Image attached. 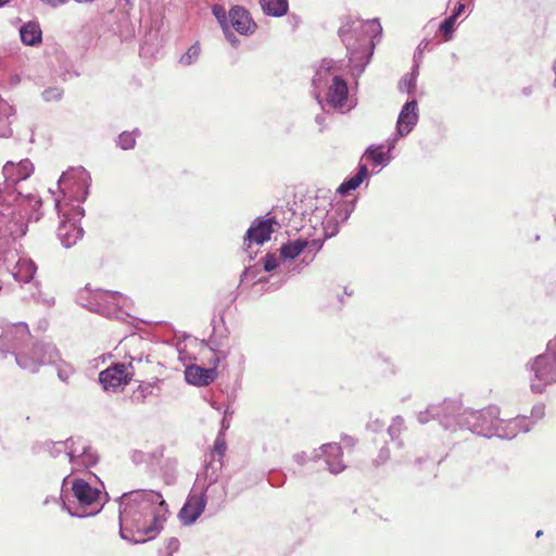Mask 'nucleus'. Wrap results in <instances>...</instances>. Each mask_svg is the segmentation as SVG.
<instances>
[{
	"label": "nucleus",
	"instance_id": "nucleus-36",
	"mask_svg": "<svg viewBox=\"0 0 556 556\" xmlns=\"http://www.w3.org/2000/svg\"><path fill=\"white\" fill-rule=\"evenodd\" d=\"M99 462V455L91 447L87 448L86 454L81 455L78 460L72 466V471L79 470L80 468H89Z\"/></svg>",
	"mask_w": 556,
	"mask_h": 556
},
{
	"label": "nucleus",
	"instance_id": "nucleus-6",
	"mask_svg": "<svg viewBox=\"0 0 556 556\" xmlns=\"http://www.w3.org/2000/svg\"><path fill=\"white\" fill-rule=\"evenodd\" d=\"M223 463L220 460H210L203 469V472L198 475L197 482L203 485L198 493L199 496H205V504L208 502L210 509L217 513L224 506L227 497V489L224 484L218 483L219 473L222 471Z\"/></svg>",
	"mask_w": 556,
	"mask_h": 556
},
{
	"label": "nucleus",
	"instance_id": "nucleus-24",
	"mask_svg": "<svg viewBox=\"0 0 556 556\" xmlns=\"http://www.w3.org/2000/svg\"><path fill=\"white\" fill-rule=\"evenodd\" d=\"M15 118V109L0 97V138L12 136L11 125Z\"/></svg>",
	"mask_w": 556,
	"mask_h": 556
},
{
	"label": "nucleus",
	"instance_id": "nucleus-1",
	"mask_svg": "<svg viewBox=\"0 0 556 556\" xmlns=\"http://www.w3.org/2000/svg\"><path fill=\"white\" fill-rule=\"evenodd\" d=\"M168 514L162 494L152 490H134L119 497V534L135 544L153 539L163 528Z\"/></svg>",
	"mask_w": 556,
	"mask_h": 556
},
{
	"label": "nucleus",
	"instance_id": "nucleus-29",
	"mask_svg": "<svg viewBox=\"0 0 556 556\" xmlns=\"http://www.w3.org/2000/svg\"><path fill=\"white\" fill-rule=\"evenodd\" d=\"M66 450H67V439L65 441L46 440L43 442L37 443L34 446V451L36 453L45 452L53 458L59 457L63 453L66 455Z\"/></svg>",
	"mask_w": 556,
	"mask_h": 556
},
{
	"label": "nucleus",
	"instance_id": "nucleus-52",
	"mask_svg": "<svg viewBox=\"0 0 556 556\" xmlns=\"http://www.w3.org/2000/svg\"><path fill=\"white\" fill-rule=\"evenodd\" d=\"M544 415H545V405L544 404L539 403L532 407V410H531L532 418L539 420V419H542L544 417Z\"/></svg>",
	"mask_w": 556,
	"mask_h": 556
},
{
	"label": "nucleus",
	"instance_id": "nucleus-47",
	"mask_svg": "<svg viewBox=\"0 0 556 556\" xmlns=\"http://www.w3.org/2000/svg\"><path fill=\"white\" fill-rule=\"evenodd\" d=\"M263 264H264V270L265 271H271L278 266V261L275 254H266L263 257Z\"/></svg>",
	"mask_w": 556,
	"mask_h": 556
},
{
	"label": "nucleus",
	"instance_id": "nucleus-7",
	"mask_svg": "<svg viewBox=\"0 0 556 556\" xmlns=\"http://www.w3.org/2000/svg\"><path fill=\"white\" fill-rule=\"evenodd\" d=\"M60 361V351L49 341H36L26 344L23 353L17 354L16 365L26 371L36 374L40 367L54 365Z\"/></svg>",
	"mask_w": 556,
	"mask_h": 556
},
{
	"label": "nucleus",
	"instance_id": "nucleus-31",
	"mask_svg": "<svg viewBox=\"0 0 556 556\" xmlns=\"http://www.w3.org/2000/svg\"><path fill=\"white\" fill-rule=\"evenodd\" d=\"M309 245L306 239H296L288 241L280 248V255L282 258L293 260L298 257Z\"/></svg>",
	"mask_w": 556,
	"mask_h": 556
},
{
	"label": "nucleus",
	"instance_id": "nucleus-9",
	"mask_svg": "<svg viewBox=\"0 0 556 556\" xmlns=\"http://www.w3.org/2000/svg\"><path fill=\"white\" fill-rule=\"evenodd\" d=\"M497 416L498 409L495 406L479 410L466 408L460 414L459 428L467 429L482 437L491 438L494 434Z\"/></svg>",
	"mask_w": 556,
	"mask_h": 556
},
{
	"label": "nucleus",
	"instance_id": "nucleus-51",
	"mask_svg": "<svg viewBox=\"0 0 556 556\" xmlns=\"http://www.w3.org/2000/svg\"><path fill=\"white\" fill-rule=\"evenodd\" d=\"M267 481L273 486H281L285 483V476L279 472H270Z\"/></svg>",
	"mask_w": 556,
	"mask_h": 556
},
{
	"label": "nucleus",
	"instance_id": "nucleus-53",
	"mask_svg": "<svg viewBox=\"0 0 556 556\" xmlns=\"http://www.w3.org/2000/svg\"><path fill=\"white\" fill-rule=\"evenodd\" d=\"M309 245L306 248L308 249L309 252H318L323 245H324V240L321 239H313L311 241H308Z\"/></svg>",
	"mask_w": 556,
	"mask_h": 556
},
{
	"label": "nucleus",
	"instance_id": "nucleus-4",
	"mask_svg": "<svg viewBox=\"0 0 556 556\" xmlns=\"http://www.w3.org/2000/svg\"><path fill=\"white\" fill-rule=\"evenodd\" d=\"M526 369L532 372L530 389L541 394L545 389L556 383V337L547 342L545 353H542L526 364Z\"/></svg>",
	"mask_w": 556,
	"mask_h": 556
},
{
	"label": "nucleus",
	"instance_id": "nucleus-28",
	"mask_svg": "<svg viewBox=\"0 0 556 556\" xmlns=\"http://www.w3.org/2000/svg\"><path fill=\"white\" fill-rule=\"evenodd\" d=\"M262 11L267 16L281 17L288 13V0H258Z\"/></svg>",
	"mask_w": 556,
	"mask_h": 556
},
{
	"label": "nucleus",
	"instance_id": "nucleus-15",
	"mask_svg": "<svg viewBox=\"0 0 556 556\" xmlns=\"http://www.w3.org/2000/svg\"><path fill=\"white\" fill-rule=\"evenodd\" d=\"M435 406L440 410L437 419L444 429L454 431L459 428L460 414L464 409L458 400H445Z\"/></svg>",
	"mask_w": 556,
	"mask_h": 556
},
{
	"label": "nucleus",
	"instance_id": "nucleus-11",
	"mask_svg": "<svg viewBox=\"0 0 556 556\" xmlns=\"http://www.w3.org/2000/svg\"><path fill=\"white\" fill-rule=\"evenodd\" d=\"M348 96L349 88L346 81L341 76L334 75L331 78V84L328 87L326 98L321 99L316 94V100L324 113H328L330 109L339 113H345L352 109V106H349L345 110Z\"/></svg>",
	"mask_w": 556,
	"mask_h": 556
},
{
	"label": "nucleus",
	"instance_id": "nucleus-57",
	"mask_svg": "<svg viewBox=\"0 0 556 556\" xmlns=\"http://www.w3.org/2000/svg\"><path fill=\"white\" fill-rule=\"evenodd\" d=\"M323 71L319 70L316 72V75L313 78V85L317 88L323 84Z\"/></svg>",
	"mask_w": 556,
	"mask_h": 556
},
{
	"label": "nucleus",
	"instance_id": "nucleus-43",
	"mask_svg": "<svg viewBox=\"0 0 556 556\" xmlns=\"http://www.w3.org/2000/svg\"><path fill=\"white\" fill-rule=\"evenodd\" d=\"M437 415H440V410L437 408L435 404H432L429 405L426 410L417 415V420L419 424L425 425L431 419H437Z\"/></svg>",
	"mask_w": 556,
	"mask_h": 556
},
{
	"label": "nucleus",
	"instance_id": "nucleus-19",
	"mask_svg": "<svg viewBox=\"0 0 556 556\" xmlns=\"http://www.w3.org/2000/svg\"><path fill=\"white\" fill-rule=\"evenodd\" d=\"M205 508V496H199L192 490L181 507L178 517L182 525L190 526L197 521Z\"/></svg>",
	"mask_w": 556,
	"mask_h": 556
},
{
	"label": "nucleus",
	"instance_id": "nucleus-48",
	"mask_svg": "<svg viewBox=\"0 0 556 556\" xmlns=\"http://www.w3.org/2000/svg\"><path fill=\"white\" fill-rule=\"evenodd\" d=\"M225 452H226L225 441L223 439L217 438L214 442L213 454H216L218 456V458L217 459L212 458L211 460H220L222 462V457L224 456Z\"/></svg>",
	"mask_w": 556,
	"mask_h": 556
},
{
	"label": "nucleus",
	"instance_id": "nucleus-62",
	"mask_svg": "<svg viewBox=\"0 0 556 556\" xmlns=\"http://www.w3.org/2000/svg\"><path fill=\"white\" fill-rule=\"evenodd\" d=\"M428 46H429V41H427V40H422V41L419 43L418 48H417V52H418L419 54H421V53H422V51H424L425 49H427V48H428Z\"/></svg>",
	"mask_w": 556,
	"mask_h": 556
},
{
	"label": "nucleus",
	"instance_id": "nucleus-56",
	"mask_svg": "<svg viewBox=\"0 0 556 556\" xmlns=\"http://www.w3.org/2000/svg\"><path fill=\"white\" fill-rule=\"evenodd\" d=\"M167 548L170 553L178 551L179 548V541L176 538H170L167 541Z\"/></svg>",
	"mask_w": 556,
	"mask_h": 556
},
{
	"label": "nucleus",
	"instance_id": "nucleus-13",
	"mask_svg": "<svg viewBox=\"0 0 556 556\" xmlns=\"http://www.w3.org/2000/svg\"><path fill=\"white\" fill-rule=\"evenodd\" d=\"M134 376L124 363H113L110 367L99 374V382L103 390L116 392L128 384Z\"/></svg>",
	"mask_w": 556,
	"mask_h": 556
},
{
	"label": "nucleus",
	"instance_id": "nucleus-12",
	"mask_svg": "<svg viewBox=\"0 0 556 556\" xmlns=\"http://www.w3.org/2000/svg\"><path fill=\"white\" fill-rule=\"evenodd\" d=\"M89 180L90 176H60L58 186L65 200L79 205L89 193Z\"/></svg>",
	"mask_w": 556,
	"mask_h": 556
},
{
	"label": "nucleus",
	"instance_id": "nucleus-45",
	"mask_svg": "<svg viewBox=\"0 0 556 556\" xmlns=\"http://www.w3.org/2000/svg\"><path fill=\"white\" fill-rule=\"evenodd\" d=\"M42 98L45 101H59L63 96V90L59 87H50L42 91Z\"/></svg>",
	"mask_w": 556,
	"mask_h": 556
},
{
	"label": "nucleus",
	"instance_id": "nucleus-42",
	"mask_svg": "<svg viewBox=\"0 0 556 556\" xmlns=\"http://www.w3.org/2000/svg\"><path fill=\"white\" fill-rule=\"evenodd\" d=\"M404 429V419L402 416H395L392 419L391 425L388 428V433L392 441L399 439L401 432Z\"/></svg>",
	"mask_w": 556,
	"mask_h": 556
},
{
	"label": "nucleus",
	"instance_id": "nucleus-54",
	"mask_svg": "<svg viewBox=\"0 0 556 556\" xmlns=\"http://www.w3.org/2000/svg\"><path fill=\"white\" fill-rule=\"evenodd\" d=\"M293 459L299 464V465H304L307 460L312 459V455L308 456L306 452H300V453H296L294 456H293Z\"/></svg>",
	"mask_w": 556,
	"mask_h": 556
},
{
	"label": "nucleus",
	"instance_id": "nucleus-33",
	"mask_svg": "<svg viewBox=\"0 0 556 556\" xmlns=\"http://www.w3.org/2000/svg\"><path fill=\"white\" fill-rule=\"evenodd\" d=\"M35 166L28 159L18 162L8 161L3 165L2 174H33Z\"/></svg>",
	"mask_w": 556,
	"mask_h": 556
},
{
	"label": "nucleus",
	"instance_id": "nucleus-3",
	"mask_svg": "<svg viewBox=\"0 0 556 556\" xmlns=\"http://www.w3.org/2000/svg\"><path fill=\"white\" fill-rule=\"evenodd\" d=\"M77 302L83 307L109 319L126 321L129 317V314L125 311L128 299L119 292L85 288L79 291Z\"/></svg>",
	"mask_w": 556,
	"mask_h": 556
},
{
	"label": "nucleus",
	"instance_id": "nucleus-21",
	"mask_svg": "<svg viewBox=\"0 0 556 556\" xmlns=\"http://www.w3.org/2000/svg\"><path fill=\"white\" fill-rule=\"evenodd\" d=\"M70 479H71V475H67L63 479L60 496L59 497L47 496L46 500L43 501V505H48L50 502L61 503L63 510H66L72 517H77V518H85V517H89V516H96L97 514H99L101 511V506L99 508H97L92 511H88V513H81V511H78L77 509H74V507L72 505V501L68 498V494H67V492H68L67 484L70 483Z\"/></svg>",
	"mask_w": 556,
	"mask_h": 556
},
{
	"label": "nucleus",
	"instance_id": "nucleus-5",
	"mask_svg": "<svg viewBox=\"0 0 556 556\" xmlns=\"http://www.w3.org/2000/svg\"><path fill=\"white\" fill-rule=\"evenodd\" d=\"M55 207L61 218L58 238L64 248L70 249L83 238L84 230L79 222L85 215V210L80 205H74L70 202L61 204L58 200H55Z\"/></svg>",
	"mask_w": 556,
	"mask_h": 556
},
{
	"label": "nucleus",
	"instance_id": "nucleus-37",
	"mask_svg": "<svg viewBox=\"0 0 556 556\" xmlns=\"http://www.w3.org/2000/svg\"><path fill=\"white\" fill-rule=\"evenodd\" d=\"M201 54L200 42H194L189 49L179 58L178 63L181 66H190L197 63Z\"/></svg>",
	"mask_w": 556,
	"mask_h": 556
},
{
	"label": "nucleus",
	"instance_id": "nucleus-63",
	"mask_svg": "<svg viewBox=\"0 0 556 556\" xmlns=\"http://www.w3.org/2000/svg\"><path fill=\"white\" fill-rule=\"evenodd\" d=\"M328 231V229L326 230ZM339 231L338 225L336 224L330 232H327V237L330 238L332 236H336Z\"/></svg>",
	"mask_w": 556,
	"mask_h": 556
},
{
	"label": "nucleus",
	"instance_id": "nucleus-40",
	"mask_svg": "<svg viewBox=\"0 0 556 556\" xmlns=\"http://www.w3.org/2000/svg\"><path fill=\"white\" fill-rule=\"evenodd\" d=\"M56 366L58 378L63 382H68L70 378L74 375L75 368L70 363L60 358V361L54 364Z\"/></svg>",
	"mask_w": 556,
	"mask_h": 556
},
{
	"label": "nucleus",
	"instance_id": "nucleus-32",
	"mask_svg": "<svg viewBox=\"0 0 556 556\" xmlns=\"http://www.w3.org/2000/svg\"><path fill=\"white\" fill-rule=\"evenodd\" d=\"M141 136L139 128H135L130 131L125 130L121 132L116 139L115 144L124 151L132 150L136 147L137 139Z\"/></svg>",
	"mask_w": 556,
	"mask_h": 556
},
{
	"label": "nucleus",
	"instance_id": "nucleus-34",
	"mask_svg": "<svg viewBox=\"0 0 556 556\" xmlns=\"http://www.w3.org/2000/svg\"><path fill=\"white\" fill-rule=\"evenodd\" d=\"M418 64H415L412 72L406 74L400 81L399 89L402 92L414 94L417 87Z\"/></svg>",
	"mask_w": 556,
	"mask_h": 556
},
{
	"label": "nucleus",
	"instance_id": "nucleus-39",
	"mask_svg": "<svg viewBox=\"0 0 556 556\" xmlns=\"http://www.w3.org/2000/svg\"><path fill=\"white\" fill-rule=\"evenodd\" d=\"M34 287L36 288V291L31 292V298L37 303H40L47 307H51L55 303V299L52 294L45 292L40 289L39 281H34Z\"/></svg>",
	"mask_w": 556,
	"mask_h": 556
},
{
	"label": "nucleus",
	"instance_id": "nucleus-14",
	"mask_svg": "<svg viewBox=\"0 0 556 556\" xmlns=\"http://www.w3.org/2000/svg\"><path fill=\"white\" fill-rule=\"evenodd\" d=\"M342 447L338 443L323 444L319 450L312 452L313 460L324 458L328 470L331 473L338 475L345 469V465L342 462Z\"/></svg>",
	"mask_w": 556,
	"mask_h": 556
},
{
	"label": "nucleus",
	"instance_id": "nucleus-59",
	"mask_svg": "<svg viewBox=\"0 0 556 556\" xmlns=\"http://www.w3.org/2000/svg\"><path fill=\"white\" fill-rule=\"evenodd\" d=\"M315 122L320 126V131L326 127V118L324 114L316 115Z\"/></svg>",
	"mask_w": 556,
	"mask_h": 556
},
{
	"label": "nucleus",
	"instance_id": "nucleus-10",
	"mask_svg": "<svg viewBox=\"0 0 556 556\" xmlns=\"http://www.w3.org/2000/svg\"><path fill=\"white\" fill-rule=\"evenodd\" d=\"M73 497L75 502H72L74 509L81 513L92 511L101 506V491L97 488H92L87 481L80 478L70 480Z\"/></svg>",
	"mask_w": 556,
	"mask_h": 556
},
{
	"label": "nucleus",
	"instance_id": "nucleus-35",
	"mask_svg": "<svg viewBox=\"0 0 556 556\" xmlns=\"http://www.w3.org/2000/svg\"><path fill=\"white\" fill-rule=\"evenodd\" d=\"M368 176H350L337 189V193L341 197L350 194L356 190Z\"/></svg>",
	"mask_w": 556,
	"mask_h": 556
},
{
	"label": "nucleus",
	"instance_id": "nucleus-17",
	"mask_svg": "<svg viewBox=\"0 0 556 556\" xmlns=\"http://www.w3.org/2000/svg\"><path fill=\"white\" fill-rule=\"evenodd\" d=\"M530 429V422L525 416H518L509 420H501L497 416L493 437L511 440L520 432H528Z\"/></svg>",
	"mask_w": 556,
	"mask_h": 556
},
{
	"label": "nucleus",
	"instance_id": "nucleus-41",
	"mask_svg": "<svg viewBox=\"0 0 556 556\" xmlns=\"http://www.w3.org/2000/svg\"><path fill=\"white\" fill-rule=\"evenodd\" d=\"M455 23H456V21L454 20V17H451V16L444 18L440 23L439 30H440V33H442L443 40L445 42L450 41L453 38V34L455 30Z\"/></svg>",
	"mask_w": 556,
	"mask_h": 556
},
{
	"label": "nucleus",
	"instance_id": "nucleus-49",
	"mask_svg": "<svg viewBox=\"0 0 556 556\" xmlns=\"http://www.w3.org/2000/svg\"><path fill=\"white\" fill-rule=\"evenodd\" d=\"M390 459V451L387 447L380 448L377 457L372 460L375 467L386 464Z\"/></svg>",
	"mask_w": 556,
	"mask_h": 556
},
{
	"label": "nucleus",
	"instance_id": "nucleus-25",
	"mask_svg": "<svg viewBox=\"0 0 556 556\" xmlns=\"http://www.w3.org/2000/svg\"><path fill=\"white\" fill-rule=\"evenodd\" d=\"M392 147L389 146L386 150L384 146H369L364 155L363 159H366L370 162H372L375 165H387L390 162V152Z\"/></svg>",
	"mask_w": 556,
	"mask_h": 556
},
{
	"label": "nucleus",
	"instance_id": "nucleus-23",
	"mask_svg": "<svg viewBox=\"0 0 556 556\" xmlns=\"http://www.w3.org/2000/svg\"><path fill=\"white\" fill-rule=\"evenodd\" d=\"M20 38L25 46L36 47L42 41V31L36 21H28L20 27Z\"/></svg>",
	"mask_w": 556,
	"mask_h": 556
},
{
	"label": "nucleus",
	"instance_id": "nucleus-50",
	"mask_svg": "<svg viewBox=\"0 0 556 556\" xmlns=\"http://www.w3.org/2000/svg\"><path fill=\"white\" fill-rule=\"evenodd\" d=\"M223 33L227 41L233 47L237 48L240 45V40L238 37L231 31L230 25L223 28Z\"/></svg>",
	"mask_w": 556,
	"mask_h": 556
},
{
	"label": "nucleus",
	"instance_id": "nucleus-16",
	"mask_svg": "<svg viewBox=\"0 0 556 556\" xmlns=\"http://www.w3.org/2000/svg\"><path fill=\"white\" fill-rule=\"evenodd\" d=\"M229 25L242 36H250L257 29V24L250 12L242 5H232L228 12Z\"/></svg>",
	"mask_w": 556,
	"mask_h": 556
},
{
	"label": "nucleus",
	"instance_id": "nucleus-46",
	"mask_svg": "<svg viewBox=\"0 0 556 556\" xmlns=\"http://www.w3.org/2000/svg\"><path fill=\"white\" fill-rule=\"evenodd\" d=\"M143 359L147 362V363H150V358H149V355H143V353H140L138 355H131L129 354V363L128 365H126V367L129 369V370H134L136 369V366H139Z\"/></svg>",
	"mask_w": 556,
	"mask_h": 556
},
{
	"label": "nucleus",
	"instance_id": "nucleus-2",
	"mask_svg": "<svg viewBox=\"0 0 556 556\" xmlns=\"http://www.w3.org/2000/svg\"><path fill=\"white\" fill-rule=\"evenodd\" d=\"M339 35L346 48L352 75L358 77L370 62L382 37V27L377 18L353 20L340 27Z\"/></svg>",
	"mask_w": 556,
	"mask_h": 556
},
{
	"label": "nucleus",
	"instance_id": "nucleus-58",
	"mask_svg": "<svg viewBox=\"0 0 556 556\" xmlns=\"http://www.w3.org/2000/svg\"><path fill=\"white\" fill-rule=\"evenodd\" d=\"M41 1L52 8H58L66 2V0H41Z\"/></svg>",
	"mask_w": 556,
	"mask_h": 556
},
{
	"label": "nucleus",
	"instance_id": "nucleus-44",
	"mask_svg": "<svg viewBox=\"0 0 556 556\" xmlns=\"http://www.w3.org/2000/svg\"><path fill=\"white\" fill-rule=\"evenodd\" d=\"M212 13L217 20L222 29L229 26V16L227 15L226 10L222 4H214L212 7Z\"/></svg>",
	"mask_w": 556,
	"mask_h": 556
},
{
	"label": "nucleus",
	"instance_id": "nucleus-30",
	"mask_svg": "<svg viewBox=\"0 0 556 556\" xmlns=\"http://www.w3.org/2000/svg\"><path fill=\"white\" fill-rule=\"evenodd\" d=\"M164 447L160 446L152 452L134 450L130 453V459L135 465H152L163 456Z\"/></svg>",
	"mask_w": 556,
	"mask_h": 556
},
{
	"label": "nucleus",
	"instance_id": "nucleus-64",
	"mask_svg": "<svg viewBox=\"0 0 556 556\" xmlns=\"http://www.w3.org/2000/svg\"><path fill=\"white\" fill-rule=\"evenodd\" d=\"M344 440H346V441H348V443H349L351 446H352V445H354V443H355L354 439H353V438H351V437H348V435H345V437H344Z\"/></svg>",
	"mask_w": 556,
	"mask_h": 556
},
{
	"label": "nucleus",
	"instance_id": "nucleus-60",
	"mask_svg": "<svg viewBox=\"0 0 556 556\" xmlns=\"http://www.w3.org/2000/svg\"><path fill=\"white\" fill-rule=\"evenodd\" d=\"M355 174H370L366 164L362 162L357 166V172Z\"/></svg>",
	"mask_w": 556,
	"mask_h": 556
},
{
	"label": "nucleus",
	"instance_id": "nucleus-38",
	"mask_svg": "<svg viewBox=\"0 0 556 556\" xmlns=\"http://www.w3.org/2000/svg\"><path fill=\"white\" fill-rule=\"evenodd\" d=\"M356 201L357 198L354 197L350 201H345L342 202L341 204H338L334 211L336 219L340 220L341 223L346 222L355 208Z\"/></svg>",
	"mask_w": 556,
	"mask_h": 556
},
{
	"label": "nucleus",
	"instance_id": "nucleus-20",
	"mask_svg": "<svg viewBox=\"0 0 556 556\" xmlns=\"http://www.w3.org/2000/svg\"><path fill=\"white\" fill-rule=\"evenodd\" d=\"M418 103L415 99L407 101L399 114L396 122V132L401 137L407 136L418 122Z\"/></svg>",
	"mask_w": 556,
	"mask_h": 556
},
{
	"label": "nucleus",
	"instance_id": "nucleus-18",
	"mask_svg": "<svg viewBox=\"0 0 556 556\" xmlns=\"http://www.w3.org/2000/svg\"><path fill=\"white\" fill-rule=\"evenodd\" d=\"M274 225H278L275 217L270 218H256L244 236V243H256L263 244L270 239V235L274 232Z\"/></svg>",
	"mask_w": 556,
	"mask_h": 556
},
{
	"label": "nucleus",
	"instance_id": "nucleus-55",
	"mask_svg": "<svg viewBox=\"0 0 556 556\" xmlns=\"http://www.w3.org/2000/svg\"><path fill=\"white\" fill-rule=\"evenodd\" d=\"M464 11H465V4L462 3V2H457V4L453 9V12H452V14L450 16L454 17V20L457 21V18L462 15V13Z\"/></svg>",
	"mask_w": 556,
	"mask_h": 556
},
{
	"label": "nucleus",
	"instance_id": "nucleus-8",
	"mask_svg": "<svg viewBox=\"0 0 556 556\" xmlns=\"http://www.w3.org/2000/svg\"><path fill=\"white\" fill-rule=\"evenodd\" d=\"M30 339L31 334L26 323L0 319V353L3 355H12L16 361L17 354L23 353Z\"/></svg>",
	"mask_w": 556,
	"mask_h": 556
},
{
	"label": "nucleus",
	"instance_id": "nucleus-61",
	"mask_svg": "<svg viewBox=\"0 0 556 556\" xmlns=\"http://www.w3.org/2000/svg\"><path fill=\"white\" fill-rule=\"evenodd\" d=\"M533 92V88L532 86H526L521 89V94L525 96V97H529L531 96Z\"/></svg>",
	"mask_w": 556,
	"mask_h": 556
},
{
	"label": "nucleus",
	"instance_id": "nucleus-26",
	"mask_svg": "<svg viewBox=\"0 0 556 556\" xmlns=\"http://www.w3.org/2000/svg\"><path fill=\"white\" fill-rule=\"evenodd\" d=\"M90 444L83 438H68L66 456L68 457L70 464L73 466L81 455L86 454L87 448Z\"/></svg>",
	"mask_w": 556,
	"mask_h": 556
},
{
	"label": "nucleus",
	"instance_id": "nucleus-27",
	"mask_svg": "<svg viewBox=\"0 0 556 556\" xmlns=\"http://www.w3.org/2000/svg\"><path fill=\"white\" fill-rule=\"evenodd\" d=\"M160 379L153 382H142L132 393V401L136 403H144L150 396L160 395Z\"/></svg>",
	"mask_w": 556,
	"mask_h": 556
},
{
	"label": "nucleus",
	"instance_id": "nucleus-22",
	"mask_svg": "<svg viewBox=\"0 0 556 556\" xmlns=\"http://www.w3.org/2000/svg\"><path fill=\"white\" fill-rule=\"evenodd\" d=\"M217 377L215 368H203L198 365H189L185 369V379L189 384L204 387L212 383Z\"/></svg>",
	"mask_w": 556,
	"mask_h": 556
}]
</instances>
